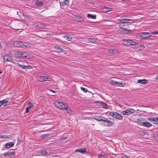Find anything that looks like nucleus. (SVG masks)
Here are the masks:
<instances>
[{
	"label": "nucleus",
	"mask_w": 158,
	"mask_h": 158,
	"mask_svg": "<svg viewBox=\"0 0 158 158\" xmlns=\"http://www.w3.org/2000/svg\"><path fill=\"white\" fill-rule=\"evenodd\" d=\"M142 125L143 126L148 127H150L152 126V125L149 122H142Z\"/></svg>",
	"instance_id": "obj_19"
},
{
	"label": "nucleus",
	"mask_w": 158,
	"mask_h": 158,
	"mask_svg": "<svg viewBox=\"0 0 158 158\" xmlns=\"http://www.w3.org/2000/svg\"><path fill=\"white\" fill-rule=\"evenodd\" d=\"M99 103L101 104L102 106L104 108H106L107 107V105L106 103L103 102L102 101H99Z\"/></svg>",
	"instance_id": "obj_32"
},
{
	"label": "nucleus",
	"mask_w": 158,
	"mask_h": 158,
	"mask_svg": "<svg viewBox=\"0 0 158 158\" xmlns=\"http://www.w3.org/2000/svg\"><path fill=\"white\" fill-rule=\"evenodd\" d=\"M114 50L112 49H110L109 50V52L110 53H114Z\"/></svg>",
	"instance_id": "obj_46"
},
{
	"label": "nucleus",
	"mask_w": 158,
	"mask_h": 158,
	"mask_svg": "<svg viewBox=\"0 0 158 158\" xmlns=\"http://www.w3.org/2000/svg\"><path fill=\"white\" fill-rule=\"evenodd\" d=\"M68 137L67 136H66L65 137H62L61 138L60 140H63L65 139H66Z\"/></svg>",
	"instance_id": "obj_44"
},
{
	"label": "nucleus",
	"mask_w": 158,
	"mask_h": 158,
	"mask_svg": "<svg viewBox=\"0 0 158 158\" xmlns=\"http://www.w3.org/2000/svg\"><path fill=\"white\" fill-rule=\"evenodd\" d=\"M28 104H29V108H30L31 109L33 106V104L32 103H31V102H29L28 103Z\"/></svg>",
	"instance_id": "obj_38"
},
{
	"label": "nucleus",
	"mask_w": 158,
	"mask_h": 158,
	"mask_svg": "<svg viewBox=\"0 0 158 158\" xmlns=\"http://www.w3.org/2000/svg\"><path fill=\"white\" fill-rule=\"evenodd\" d=\"M15 54L18 57L22 58H27L29 55L26 52L24 51H16Z\"/></svg>",
	"instance_id": "obj_3"
},
{
	"label": "nucleus",
	"mask_w": 158,
	"mask_h": 158,
	"mask_svg": "<svg viewBox=\"0 0 158 158\" xmlns=\"http://www.w3.org/2000/svg\"><path fill=\"white\" fill-rule=\"evenodd\" d=\"M54 104L56 107L60 109L61 106L63 105V102L60 101H56L55 102Z\"/></svg>",
	"instance_id": "obj_16"
},
{
	"label": "nucleus",
	"mask_w": 158,
	"mask_h": 158,
	"mask_svg": "<svg viewBox=\"0 0 158 158\" xmlns=\"http://www.w3.org/2000/svg\"><path fill=\"white\" fill-rule=\"evenodd\" d=\"M14 146V143L12 142H8L6 144V148L8 149Z\"/></svg>",
	"instance_id": "obj_20"
},
{
	"label": "nucleus",
	"mask_w": 158,
	"mask_h": 158,
	"mask_svg": "<svg viewBox=\"0 0 158 158\" xmlns=\"http://www.w3.org/2000/svg\"><path fill=\"white\" fill-rule=\"evenodd\" d=\"M133 20L127 18L123 19H119L118 22L122 23H131V22H129L130 21H132Z\"/></svg>",
	"instance_id": "obj_10"
},
{
	"label": "nucleus",
	"mask_w": 158,
	"mask_h": 158,
	"mask_svg": "<svg viewBox=\"0 0 158 158\" xmlns=\"http://www.w3.org/2000/svg\"><path fill=\"white\" fill-rule=\"evenodd\" d=\"M135 110L132 108L127 109L122 112L124 115H129L134 113Z\"/></svg>",
	"instance_id": "obj_6"
},
{
	"label": "nucleus",
	"mask_w": 158,
	"mask_h": 158,
	"mask_svg": "<svg viewBox=\"0 0 158 158\" xmlns=\"http://www.w3.org/2000/svg\"><path fill=\"white\" fill-rule=\"evenodd\" d=\"M1 48V43L0 42V48Z\"/></svg>",
	"instance_id": "obj_54"
},
{
	"label": "nucleus",
	"mask_w": 158,
	"mask_h": 158,
	"mask_svg": "<svg viewBox=\"0 0 158 158\" xmlns=\"http://www.w3.org/2000/svg\"><path fill=\"white\" fill-rule=\"evenodd\" d=\"M151 34H155L157 35L158 34V31H152L151 32Z\"/></svg>",
	"instance_id": "obj_41"
},
{
	"label": "nucleus",
	"mask_w": 158,
	"mask_h": 158,
	"mask_svg": "<svg viewBox=\"0 0 158 158\" xmlns=\"http://www.w3.org/2000/svg\"><path fill=\"white\" fill-rule=\"evenodd\" d=\"M38 26L39 27L41 28H46V25L41 23H40L38 25Z\"/></svg>",
	"instance_id": "obj_31"
},
{
	"label": "nucleus",
	"mask_w": 158,
	"mask_h": 158,
	"mask_svg": "<svg viewBox=\"0 0 158 158\" xmlns=\"http://www.w3.org/2000/svg\"><path fill=\"white\" fill-rule=\"evenodd\" d=\"M104 11L106 12L111 10V8H110L106 7L104 9Z\"/></svg>",
	"instance_id": "obj_33"
},
{
	"label": "nucleus",
	"mask_w": 158,
	"mask_h": 158,
	"mask_svg": "<svg viewBox=\"0 0 158 158\" xmlns=\"http://www.w3.org/2000/svg\"><path fill=\"white\" fill-rule=\"evenodd\" d=\"M6 137L7 138L10 139L13 137V136L11 135H7Z\"/></svg>",
	"instance_id": "obj_42"
},
{
	"label": "nucleus",
	"mask_w": 158,
	"mask_h": 158,
	"mask_svg": "<svg viewBox=\"0 0 158 158\" xmlns=\"http://www.w3.org/2000/svg\"><path fill=\"white\" fill-rule=\"evenodd\" d=\"M148 119L151 122L153 123L154 124L158 123V117L156 118L151 117L148 118Z\"/></svg>",
	"instance_id": "obj_12"
},
{
	"label": "nucleus",
	"mask_w": 158,
	"mask_h": 158,
	"mask_svg": "<svg viewBox=\"0 0 158 158\" xmlns=\"http://www.w3.org/2000/svg\"><path fill=\"white\" fill-rule=\"evenodd\" d=\"M123 84V83H121V82H118V83L117 84V86H118L119 85H122V86H123V85H122Z\"/></svg>",
	"instance_id": "obj_48"
},
{
	"label": "nucleus",
	"mask_w": 158,
	"mask_h": 158,
	"mask_svg": "<svg viewBox=\"0 0 158 158\" xmlns=\"http://www.w3.org/2000/svg\"><path fill=\"white\" fill-rule=\"evenodd\" d=\"M76 20L78 22H81L84 21V18L80 16H77L76 17Z\"/></svg>",
	"instance_id": "obj_23"
},
{
	"label": "nucleus",
	"mask_w": 158,
	"mask_h": 158,
	"mask_svg": "<svg viewBox=\"0 0 158 158\" xmlns=\"http://www.w3.org/2000/svg\"><path fill=\"white\" fill-rule=\"evenodd\" d=\"M4 60H6L7 61H10L11 60L10 56L8 55H6L4 57Z\"/></svg>",
	"instance_id": "obj_26"
},
{
	"label": "nucleus",
	"mask_w": 158,
	"mask_h": 158,
	"mask_svg": "<svg viewBox=\"0 0 158 158\" xmlns=\"http://www.w3.org/2000/svg\"><path fill=\"white\" fill-rule=\"evenodd\" d=\"M123 41L125 43V45L128 46L130 45H134L136 44V42L134 41L133 40L130 39H124Z\"/></svg>",
	"instance_id": "obj_5"
},
{
	"label": "nucleus",
	"mask_w": 158,
	"mask_h": 158,
	"mask_svg": "<svg viewBox=\"0 0 158 158\" xmlns=\"http://www.w3.org/2000/svg\"><path fill=\"white\" fill-rule=\"evenodd\" d=\"M87 17L89 18L95 19H96V15L88 14L87 15Z\"/></svg>",
	"instance_id": "obj_25"
},
{
	"label": "nucleus",
	"mask_w": 158,
	"mask_h": 158,
	"mask_svg": "<svg viewBox=\"0 0 158 158\" xmlns=\"http://www.w3.org/2000/svg\"><path fill=\"white\" fill-rule=\"evenodd\" d=\"M49 35H53V34L52 33H51L50 34H49Z\"/></svg>",
	"instance_id": "obj_52"
},
{
	"label": "nucleus",
	"mask_w": 158,
	"mask_h": 158,
	"mask_svg": "<svg viewBox=\"0 0 158 158\" xmlns=\"http://www.w3.org/2000/svg\"><path fill=\"white\" fill-rule=\"evenodd\" d=\"M100 156L101 158H106L107 156L106 154H104L103 155H100Z\"/></svg>",
	"instance_id": "obj_35"
},
{
	"label": "nucleus",
	"mask_w": 158,
	"mask_h": 158,
	"mask_svg": "<svg viewBox=\"0 0 158 158\" xmlns=\"http://www.w3.org/2000/svg\"><path fill=\"white\" fill-rule=\"evenodd\" d=\"M12 44L15 47L23 48H27L30 47V46L27 43L21 41H14L13 42Z\"/></svg>",
	"instance_id": "obj_1"
},
{
	"label": "nucleus",
	"mask_w": 158,
	"mask_h": 158,
	"mask_svg": "<svg viewBox=\"0 0 158 158\" xmlns=\"http://www.w3.org/2000/svg\"><path fill=\"white\" fill-rule=\"evenodd\" d=\"M49 90H50V91H51V92H53V93H56V92H55V91L53 90H52V89H50Z\"/></svg>",
	"instance_id": "obj_51"
},
{
	"label": "nucleus",
	"mask_w": 158,
	"mask_h": 158,
	"mask_svg": "<svg viewBox=\"0 0 158 158\" xmlns=\"http://www.w3.org/2000/svg\"><path fill=\"white\" fill-rule=\"evenodd\" d=\"M137 82L138 83L140 84H145L148 83V81L147 80L145 79H143V80H138Z\"/></svg>",
	"instance_id": "obj_18"
},
{
	"label": "nucleus",
	"mask_w": 158,
	"mask_h": 158,
	"mask_svg": "<svg viewBox=\"0 0 158 158\" xmlns=\"http://www.w3.org/2000/svg\"><path fill=\"white\" fill-rule=\"evenodd\" d=\"M49 135V134H46L44 135H43L42 136L43 137H46L48 136Z\"/></svg>",
	"instance_id": "obj_49"
},
{
	"label": "nucleus",
	"mask_w": 158,
	"mask_h": 158,
	"mask_svg": "<svg viewBox=\"0 0 158 158\" xmlns=\"http://www.w3.org/2000/svg\"><path fill=\"white\" fill-rule=\"evenodd\" d=\"M75 152H79L81 153L86 154V148H84L81 149H77L75 150Z\"/></svg>",
	"instance_id": "obj_14"
},
{
	"label": "nucleus",
	"mask_w": 158,
	"mask_h": 158,
	"mask_svg": "<svg viewBox=\"0 0 158 158\" xmlns=\"http://www.w3.org/2000/svg\"><path fill=\"white\" fill-rule=\"evenodd\" d=\"M39 78L40 79V81L41 82L47 81H49V80L48 79H51L50 77L47 76H39Z\"/></svg>",
	"instance_id": "obj_9"
},
{
	"label": "nucleus",
	"mask_w": 158,
	"mask_h": 158,
	"mask_svg": "<svg viewBox=\"0 0 158 158\" xmlns=\"http://www.w3.org/2000/svg\"><path fill=\"white\" fill-rule=\"evenodd\" d=\"M31 109L30 108H29V106L27 107L26 109V113H28L29 112V110H31Z\"/></svg>",
	"instance_id": "obj_43"
},
{
	"label": "nucleus",
	"mask_w": 158,
	"mask_h": 158,
	"mask_svg": "<svg viewBox=\"0 0 158 158\" xmlns=\"http://www.w3.org/2000/svg\"><path fill=\"white\" fill-rule=\"evenodd\" d=\"M2 155H4V156L5 157L9 156H14L15 155V152H8L7 153H5Z\"/></svg>",
	"instance_id": "obj_15"
},
{
	"label": "nucleus",
	"mask_w": 158,
	"mask_h": 158,
	"mask_svg": "<svg viewBox=\"0 0 158 158\" xmlns=\"http://www.w3.org/2000/svg\"><path fill=\"white\" fill-rule=\"evenodd\" d=\"M7 135H0V139L3 138V139H7L6 137Z\"/></svg>",
	"instance_id": "obj_37"
},
{
	"label": "nucleus",
	"mask_w": 158,
	"mask_h": 158,
	"mask_svg": "<svg viewBox=\"0 0 158 158\" xmlns=\"http://www.w3.org/2000/svg\"><path fill=\"white\" fill-rule=\"evenodd\" d=\"M68 2L69 1L67 0H64L63 2H64V5H67V4H68Z\"/></svg>",
	"instance_id": "obj_40"
},
{
	"label": "nucleus",
	"mask_w": 158,
	"mask_h": 158,
	"mask_svg": "<svg viewBox=\"0 0 158 158\" xmlns=\"http://www.w3.org/2000/svg\"><path fill=\"white\" fill-rule=\"evenodd\" d=\"M67 106L68 105L66 103H63V105L61 106V108H60V109L64 110Z\"/></svg>",
	"instance_id": "obj_27"
},
{
	"label": "nucleus",
	"mask_w": 158,
	"mask_h": 158,
	"mask_svg": "<svg viewBox=\"0 0 158 158\" xmlns=\"http://www.w3.org/2000/svg\"><path fill=\"white\" fill-rule=\"evenodd\" d=\"M131 22V21H130V22ZM132 22H131V23H132Z\"/></svg>",
	"instance_id": "obj_55"
},
{
	"label": "nucleus",
	"mask_w": 158,
	"mask_h": 158,
	"mask_svg": "<svg viewBox=\"0 0 158 158\" xmlns=\"http://www.w3.org/2000/svg\"><path fill=\"white\" fill-rule=\"evenodd\" d=\"M81 89L83 90L84 92L86 93L87 92L88 90L85 88L83 87H81Z\"/></svg>",
	"instance_id": "obj_36"
},
{
	"label": "nucleus",
	"mask_w": 158,
	"mask_h": 158,
	"mask_svg": "<svg viewBox=\"0 0 158 158\" xmlns=\"http://www.w3.org/2000/svg\"><path fill=\"white\" fill-rule=\"evenodd\" d=\"M38 153L40 155H42L43 156H44L45 155L47 154V152L46 150H43L42 151H40L39 152H38Z\"/></svg>",
	"instance_id": "obj_29"
},
{
	"label": "nucleus",
	"mask_w": 158,
	"mask_h": 158,
	"mask_svg": "<svg viewBox=\"0 0 158 158\" xmlns=\"http://www.w3.org/2000/svg\"><path fill=\"white\" fill-rule=\"evenodd\" d=\"M103 121V124L106 127H110L113 126L114 124V122L106 118H105Z\"/></svg>",
	"instance_id": "obj_4"
},
{
	"label": "nucleus",
	"mask_w": 158,
	"mask_h": 158,
	"mask_svg": "<svg viewBox=\"0 0 158 158\" xmlns=\"http://www.w3.org/2000/svg\"><path fill=\"white\" fill-rule=\"evenodd\" d=\"M141 37H143V39H146L149 38V37L152 36L151 33L147 32H142L141 33Z\"/></svg>",
	"instance_id": "obj_8"
},
{
	"label": "nucleus",
	"mask_w": 158,
	"mask_h": 158,
	"mask_svg": "<svg viewBox=\"0 0 158 158\" xmlns=\"http://www.w3.org/2000/svg\"><path fill=\"white\" fill-rule=\"evenodd\" d=\"M110 84L113 85L117 86V84L118 83V81H114L111 80H110L109 81Z\"/></svg>",
	"instance_id": "obj_24"
},
{
	"label": "nucleus",
	"mask_w": 158,
	"mask_h": 158,
	"mask_svg": "<svg viewBox=\"0 0 158 158\" xmlns=\"http://www.w3.org/2000/svg\"><path fill=\"white\" fill-rule=\"evenodd\" d=\"M88 40L90 42H92L93 43H95V42H96V40L94 38H88Z\"/></svg>",
	"instance_id": "obj_30"
},
{
	"label": "nucleus",
	"mask_w": 158,
	"mask_h": 158,
	"mask_svg": "<svg viewBox=\"0 0 158 158\" xmlns=\"http://www.w3.org/2000/svg\"><path fill=\"white\" fill-rule=\"evenodd\" d=\"M64 110H66L69 113L71 112L70 109L68 107V106L64 109Z\"/></svg>",
	"instance_id": "obj_34"
},
{
	"label": "nucleus",
	"mask_w": 158,
	"mask_h": 158,
	"mask_svg": "<svg viewBox=\"0 0 158 158\" xmlns=\"http://www.w3.org/2000/svg\"><path fill=\"white\" fill-rule=\"evenodd\" d=\"M130 28V27H126L125 28H123L122 30H119L118 31L119 33L122 34H128L129 33H131V31L132 30H128L127 28Z\"/></svg>",
	"instance_id": "obj_7"
},
{
	"label": "nucleus",
	"mask_w": 158,
	"mask_h": 158,
	"mask_svg": "<svg viewBox=\"0 0 158 158\" xmlns=\"http://www.w3.org/2000/svg\"><path fill=\"white\" fill-rule=\"evenodd\" d=\"M142 133L143 135H148V133L147 132H145V131H143Z\"/></svg>",
	"instance_id": "obj_47"
},
{
	"label": "nucleus",
	"mask_w": 158,
	"mask_h": 158,
	"mask_svg": "<svg viewBox=\"0 0 158 158\" xmlns=\"http://www.w3.org/2000/svg\"><path fill=\"white\" fill-rule=\"evenodd\" d=\"M56 52H62L63 53H64L65 54L66 53V51L64 50L63 49H62L61 48L58 47H56Z\"/></svg>",
	"instance_id": "obj_21"
},
{
	"label": "nucleus",
	"mask_w": 158,
	"mask_h": 158,
	"mask_svg": "<svg viewBox=\"0 0 158 158\" xmlns=\"http://www.w3.org/2000/svg\"><path fill=\"white\" fill-rule=\"evenodd\" d=\"M109 115L113 118L118 120H121L123 119V117L121 114L115 112H110Z\"/></svg>",
	"instance_id": "obj_2"
},
{
	"label": "nucleus",
	"mask_w": 158,
	"mask_h": 158,
	"mask_svg": "<svg viewBox=\"0 0 158 158\" xmlns=\"http://www.w3.org/2000/svg\"><path fill=\"white\" fill-rule=\"evenodd\" d=\"M63 37L64 38H66V39L68 41H72V37L71 36L69 35H63Z\"/></svg>",
	"instance_id": "obj_22"
},
{
	"label": "nucleus",
	"mask_w": 158,
	"mask_h": 158,
	"mask_svg": "<svg viewBox=\"0 0 158 158\" xmlns=\"http://www.w3.org/2000/svg\"><path fill=\"white\" fill-rule=\"evenodd\" d=\"M35 4L37 6H42L44 5V3L38 0H36L35 2Z\"/></svg>",
	"instance_id": "obj_17"
},
{
	"label": "nucleus",
	"mask_w": 158,
	"mask_h": 158,
	"mask_svg": "<svg viewBox=\"0 0 158 158\" xmlns=\"http://www.w3.org/2000/svg\"><path fill=\"white\" fill-rule=\"evenodd\" d=\"M60 6H63L64 4V2H60Z\"/></svg>",
	"instance_id": "obj_50"
},
{
	"label": "nucleus",
	"mask_w": 158,
	"mask_h": 158,
	"mask_svg": "<svg viewBox=\"0 0 158 158\" xmlns=\"http://www.w3.org/2000/svg\"><path fill=\"white\" fill-rule=\"evenodd\" d=\"M16 64L22 69H30L31 68V66H30L25 65L23 64H21L19 63H17Z\"/></svg>",
	"instance_id": "obj_11"
},
{
	"label": "nucleus",
	"mask_w": 158,
	"mask_h": 158,
	"mask_svg": "<svg viewBox=\"0 0 158 158\" xmlns=\"http://www.w3.org/2000/svg\"><path fill=\"white\" fill-rule=\"evenodd\" d=\"M2 73V71L1 69H0V74Z\"/></svg>",
	"instance_id": "obj_53"
},
{
	"label": "nucleus",
	"mask_w": 158,
	"mask_h": 158,
	"mask_svg": "<svg viewBox=\"0 0 158 158\" xmlns=\"http://www.w3.org/2000/svg\"><path fill=\"white\" fill-rule=\"evenodd\" d=\"M129 23H128L127 24H124L123 25V28H126V27H127L129 26V25H130V24H129Z\"/></svg>",
	"instance_id": "obj_39"
},
{
	"label": "nucleus",
	"mask_w": 158,
	"mask_h": 158,
	"mask_svg": "<svg viewBox=\"0 0 158 158\" xmlns=\"http://www.w3.org/2000/svg\"><path fill=\"white\" fill-rule=\"evenodd\" d=\"M105 118L104 117L101 116H96L94 117V119L99 121H103L105 119Z\"/></svg>",
	"instance_id": "obj_13"
},
{
	"label": "nucleus",
	"mask_w": 158,
	"mask_h": 158,
	"mask_svg": "<svg viewBox=\"0 0 158 158\" xmlns=\"http://www.w3.org/2000/svg\"><path fill=\"white\" fill-rule=\"evenodd\" d=\"M133 25V26H135V25H134V24H133V25Z\"/></svg>",
	"instance_id": "obj_56"
},
{
	"label": "nucleus",
	"mask_w": 158,
	"mask_h": 158,
	"mask_svg": "<svg viewBox=\"0 0 158 158\" xmlns=\"http://www.w3.org/2000/svg\"><path fill=\"white\" fill-rule=\"evenodd\" d=\"M123 25H119L118 26V27L121 30H122L123 28Z\"/></svg>",
	"instance_id": "obj_45"
},
{
	"label": "nucleus",
	"mask_w": 158,
	"mask_h": 158,
	"mask_svg": "<svg viewBox=\"0 0 158 158\" xmlns=\"http://www.w3.org/2000/svg\"><path fill=\"white\" fill-rule=\"evenodd\" d=\"M8 101H6L5 100H2L0 101V106H1L2 105H4V106H6V103Z\"/></svg>",
	"instance_id": "obj_28"
}]
</instances>
